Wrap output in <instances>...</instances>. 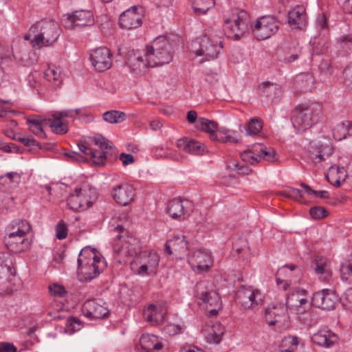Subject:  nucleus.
<instances>
[{"instance_id": "f3484780", "label": "nucleus", "mask_w": 352, "mask_h": 352, "mask_svg": "<svg viewBox=\"0 0 352 352\" xmlns=\"http://www.w3.org/2000/svg\"><path fill=\"white\" fill-rule=\"evenodd\" d=\"M63 23L69 29L90 26L94 23V17L92 12L89 10H78L67 16L63 19Z\"/></svg>"}, {"instance_id": "9b49d317", "label": "nucleus", "mask_w": 352, "mask_h": 352, "mask_svg": "<svg viewBox=\"0 0 352 352\" xmlns=\"http://www.w3.org/2000/svg\"><path fill=\"white\" fill-rule=\"evenodd\" d=\"M241 157L243 162L250 164H254L261 159L267 162H274L277 159L276 153L273 148H267L259 143L253 144L251 148L243 152Z\"/></svg>"}, {"instance_id": "09e8293b", "label": "nucleus", "mask_w": 352, "mask_h": 352, "mask_svg": "<svg viewBox=\"0 0 352 352\" xmlns=\"http://www.w3.org/2000/svg\"><path fill=\"white\" fill-rule=\"evenodd\" d=\"M263 128L261 120L257 118H251L248 122L246 129L248 135H255L258 134Z\"/></svg>"}, {"instance_id": "8fccbe9b", "label": "nucleus", "mask_w": 352, "mask_h": 352, "mask_svg": "<svg viewBox=\"0 0 352 352\" xmlns=\"http://www.w3.org/2000/svg\"><path fill=\"white\" fill-rule=\"evenodd\" d=\"M279 194L280 196L298 201H301V199L303 197V195L299 189L292 187H288L285 190L280 192Z\"/></svg>"}, {"instance_id": "f704fd0d", "label": "nucleus", "mask_w": 352, "mask_h": 352, "mask_svg": "<svg viewBox=\"0 0 352 352\" xmlns=\"http://www.w3.org/2000/svg\"><path fill=\"white\" fill-rule=\"evenodd\" d=\"M126 63L133 71H141L148 67L146 57L140 54H129Z\"/></svg>"}, {"instance_id": "6ab92c4d", "label": "nucleus", "mask_w": 352, "mask_h": 352, "mask_svg": "<svg viewBox=\"0 0 352 352\" xmlns=\"http://www.w3.org/2000/svg\"><path fill=\"white\" fill-rule=\"evenodd\" d=\"M338 300V298L333 290L324 289L313 294L311 304L318 308L331 310L335 308Z\"/></svg>"}, {"instance_id": "cd10ccee", "label": "nucleus", "mask_w": 352, "mask_h": 352, "mask_svg": "<svg viewBox=\"0 0 352 352\" xmlns=\"http://www.w3.org/2000/svg\"><path fill=\"white\" fill-rule=\"evenodd\" d=\"M176 145L179 151L192 155H201L205 151L204 145L195 140L179 139L177 141Z\"/></svg>"}, {"instance_id": "a18cd8bd", "label": "nucleus", "mask_w": 352, "mask_h": 352, "mask_svg": "<svg viewBox=\"0 0 352 352\" xmlns=\"http://www.w3.org/2000/svg\"><path fill=\"white\" fill-rule=\"evenodd\" d=\"M223 334V329L221 325H214L206 336L207 340L209 343L218 344L221 340Z\"/></svg>"}, {"instance_id": "e2e57ef3", "label": "nucleus", "mask_w": 352, "mask_h": 352, "mask_svg": "<svg viewBox=\"0 0 352 352\" xmlns=\"http://www.w3.org/2000/svg\"><path fill=\"white\" fill-rule=\"evenodd\" d=\"M316 25L317 28L320 30H324L327 28L328 24L327 17L324 14L322 13L318 15Z\"/></svg>"}, {"instance_id": "49530a36", "label": "nucleus", "mask_w": 352, "mask_h": 352, "mask_svg": "<svg viewBox=\"0 0 352 352\" xmlns=\"http://www.w3.org/2000/svg\"><path fill=\"white\" fill-rule=\"evenodd\" d=\"M312 45L311 53L312 54H324L327 49L326 40L323 38L314 37L310 41Z\"/></svg>"}, {"instance_id": "72a5a7b5", "label": "nucleus", "mask_w": 352, "mask_h": 352, "mask_svg": "<svg viewBox=\"0 0 352 352\" xmlns=\"http://www.w3.org/2000/svg\"><path fill=\"white\" fill-rule=\"evenodd\" d=\"M260 89L265 96L272 100L280 98L283 94V89L280 85L269 81L263 82Z\"/></svg>"}, {"instance_id": "a878e982", "label": "nucleus", "mask_w": 352, "mask_h": 352, "mask_svg": "<svg viewBox=\"0 0 352 352\" xmlns=\"http://www.w3.org/2000/svg\"><path fill=\"white\" fill-rule=\"evenodd\" d=\"M5 242L8 249L14 253H20L25 251L30 245V241L25 236L13 233H8L5 237Z\"/></svg>"}, {"instance_id": "f257e3e1", "label": "nucleus", "mask_w": 352, "mask_h": 352, "mask_svg": "<svg viewBox=\"0 0 352 352\" xmlns=\"http://www.w3.org/2000/svg\"><path fill=\"white\" fill-rule=\"evenodd\" d=\"M61 28L54 20H41L36 22L30 29L28 34L24 36L30 40L33 47L41 48L52 46L61 34Z\"/></svg>"}, {"instance_id": "79ce46f5", "label": "nucleus", "mask_w": 352, "mask_h": 352, "mask_svg": "<svg viewBox=\"0 0 352 352\" xmlns=\"http://www.w3.org/2000/svg\"><path fill=\"white\" fill-rule=\"evenodd\" d=\"M42 77L38 72H30L26 77L28 85L32 89H36L38 94L43 91L41 83Z\"/></svg>"}, {"instance_id": "6e6552de", "label": "nucleus", "mask_w": 352, "mask_h": 352, "mask_svg": "<svg viewBox=\"0 0 352 352\" xmlns=\"http://www.w3.org/2000/svg\"><path fill=\"white\" fill-rule=\"evenodd\" d=\"M118 241L113 245L114 257L120 262H130L140 252L139 241L137 239L127 236L117 235Z\"/></svg>"}, {"instance_id": "5fc2aeb1", "label": "nucleus", "mask_w": 352, "mask_h": 352, "mask_svg": "<svg viewBox=\"0 0 352 352\" xmlns=\"http://www.w3.org/2000/svg\"><path fill=\"white\" fill-rule=\"evenodd\" d=\"M229 168L243 175H248L252 172V169L248 166L236 162H231Z\"/></svg>"}, {"instance_id": "37998d69", "label": "nucleus", "mask_w": 352, "mask_h": 352, "mask_svg": "<svg viewBox=\"0 0 352 352\" xmlns=\"http://www.w3.org/2000/svg\"><path fill=\"white\" fill-rule=\"evenodd\" d=\"M140 261L151 268V272H154L159 264L160 258L155 252H144Z\"/></svg>"}, {"instance_id": "473e14b6", "label": "nucleus", "mask_w": 352, "mask_h": 352, "mask_svg": "<svg viewBox=\"0 0 352 352\" xmlns=\"http://www.w3.org/2000/svg\"><path fill=\"white\" fill-rule=\"evenodd\" d=\"M347 135L352 136V122L351 121H343L333 129V137L337 141L345 139Z\"/></svg>"}, {"instance_id": "ea45409f", "label": "nucleus", "mask_w": 352, "mask_h": 352, "mask_svg": "<svg viewBox=\"0 0 352 352\" xmlns=\"http://www.w3.org/2000/svg\"><path fill=\"white\" fill-rule=\"evenodd\" d=\"M281 352H302L297 337L289 336L283 340Z\"/></svg>"}, {"instance_id": "0e129e2a", "label": "nucleus", "mask_w": 352, "mask_h": 352, "mask_svg": "<svg viewBox=\"0 0 352 352\" xmlns=\"http://www.w3.org/2000/svg\"><path fill=\"white\" fill-rule=\"evenodd\" d=\"M144 57L146 58L148 67H151V61H155V59L157 57V53H153L152 43L147 46Z\"/></svg>"}, {"instance_id": "4d7b16f0", "label": "nucleus", "mask_w": 352, "mask_h": 352, "mask_svg": "<svg viewBox=\"0 0 352 352\" xmlns=\"http://www.w3.org/2000/svg\"><path fill=\"white\" fill-rule=\"evenodd\" d=\"M67 226L63 221H60L56 228V236L58 239H65L67 236Z\"/></svg>"}, {"instance_id": "774afa93", "label": "nucleus", "mask_w": 352, "mask_h": 352, "mask_svg": "<svg viewBox=\"0 0 352 352\" xmlns=\"http://www.w3.org/2000/svg\"><path fill=\"white\" fill-rule=\"evenodd\" d=\"M0 352H16V348L11 343L0 342Z\"/></svg>"}, {"instance_id": "58836bf2", "label": "nucleus", "mask_w": 352, "mask_h": 352, "mask_svg": "<svg viewBox=\"0 0 352 352\" xmlns=\"http://www.w3.org/2000/svg\"><path fill=\"white\" fill-rule=\"evenodd\" d=\"M153 153L157 157L166 158L175 162L179 161L182 157L177 151L163 147H156L153 150Z\"/></svg>"}, {"instance_id": "603ef678", "label": "nucleus", "mask_w": 352, "mask_h": 352, "mask_svg": "<svg viewBox=\"0 0 352 352\" xmlns=\"http://www.w3.org/2000/svg\"><path fill=\"white\" fill-rule=\"evenodd\" d=\"M217 140H214V142L227 143H236L240 140V135L236 131H230L225 136H219L217 135Z\"/></svg>"}, {"instance_id": "4c0bfd02", "label": "nucleus", "mask_w": 352, "mask_h": 352, "mask_svg": "<svg viewBox=\"0 0 352 352\" xmlns=\"http://www.w3.org/2000/svg\"><path fill=\"white\" fill-rule=\"evenodd\" d=\"M30 229L31 227L28 221L16 219L11 223L8 233H13L14 235L21 234L26 236V234L30 232Z\"/></svg>"}, {"instance_id": "aec40b11", "label": "nucleus", "mask_w": 352, "mask_h": 352, "mask_svg": "<svg viewBox=\"0 0 352 352\" xmlns=\"http://www.w3.org/2000/svg\"><path fill=\"white\" fill-rule=\"evenodd\" d=\"M188 263L195 272H203L210 268L213 263L210 252L206 250H198L188 257Z\"/></svg>"}, {"instance_id": "3c124183", "label": "nucleus", "mask_w": 352, "mask_h": 352, "mask_svg": "<svg viewBox=\"0 0 352 352\" xmlns=\"http://www.w3.org/2000/svg\"><path fill=\"white\" fill-rule=\"evenodd\" d=\"M82 322L76 318H69L67 320L65 327L66 331L69 333H73L79 331L82 328Z\"/></svg>"}, {"instance_id": "e433bc0d", "label": "nucleus", "mask_w": 352, "mask_h": 352, "mask_svg": "<svg viewBox=\"0 0 352 352\" xmlns=\"http://www.w3.org/2000/svg\"><path fill=\"white\" fill-rule=\"evenodd\" d=\"M314 268L315 272L323 280H327L331 276V271L325 258L317 257Z\"/></svg>"}, {"instance_id": "c756f323", "label": "nucleus", "mask_w": 352, "mask_h": 352, "mask_svg": "<svg viewBox=\"0 0 352 352\" xmlns=\"http://www.w3.org/2000/svg\"><path fill=\"white\" fill-rule=\"evenodd\" d=\"M196 128L199 130L206 131L210 135V139L212 141L217 140V123L214 121H211L205 118H198L196 122Z\"/></svg>"}, {"instance_id": "2eb2a0df", "label": "nucleus", "mask_w": 352, "mask_h": 352, "mask_svg": "<svg viewBox=\"0 0 352 352\" xmlns=\"http://www.w3.org/2000/svg\"><path fill=\"white\" fill-rule=\"evenodd\" d=\"M89 60L93 68L99 72H104L112 65V57L107 47H98L93 50L89 54Z\"/></svg>"}, {"instance_id": "c85d7f7f", "label": "nucleus", "mask_w": 352, "mask_h": 352, "mask_svg": "<svg viewBox=\"0 0 352 352\" xmlns=\"http://www.w3.org/2000/svg\"><path fill=\"white\" fill-rule=\"evenodd\" d=\"M162 309L153 304L149 305L144 310V318L146 322L153 325L161 324L164 320V314L161 311Z\"/></svg>"}, {"instance_id": "f8f14e48", "label": "nucleus", "mask_w": 352, "mask_h": 352, "mask_svg": "<svg viewBox=\"0 0 352 352\" xmlns=\"http://www.w3.org/2000/svg\"><path fill=\"white\" fill-rule=\"evenodd\" d=\"M263 294L252 286H241L236 293V300L245 309H255L262 305Z\"/></svg>"}, {"instance_id": "0eeeda50", "label": "nucleus", "mask_w": 352, "mask_h": 352, "mask_svg": "<svg viewBox=\"0 0 352 352\" xmlns=\"http://www.w3.org/2000/svg\"><path fill=\"white\" fill-rule=\"evenodd\" d=\"M213 283L207 281L198 282L195 287V296L201 305H206L211 315H216L221 307V300Z\"/></svg>"}, {"instance_id": "ddd939ff", "label": "nucleus", "mask_w": 352, "mask_h": 352, "mask_svg": "<svg viewBox=\"0 0 352 352\" xmlns=\"http://www.w3.org/2000/svg\"><path fill=\"white\" fill-rule=\"evenodd\" d=\"M199 47L194 51L197 56H205L207 58L214 59L218 57L222 48V41L217 38L204 35L201 38L200 41L196 43Z\"/></svg>"}, {"instance_id": "412c9836", "label": "nucleus", "mask_w": 352, "mask_h": 352, "mask_svg": "<svg viewBox=\"0 0 352 352\" xmlns=\"http://www.w3.org/2000/svg\"><path fill=\"white\" fill-rule=\"evenodd\" d=\"M82 313L88 318H104L109 310L100 300L89 299L84 302Z\"/></svg>"}, {"instance_id": "c9c22d12", "label": "nucleus", "mask_w": 352, "mask_h": 352, "mask_svg": "<svg viewBox=\"0 0 352 352\" xmlns=\"http://www.w3.org/2000/svg\"><path fill=\"white\" fill-rule=\"evenodd\" d=\"M45 80L52 83L53 88L59 87L62 84L61 72L59 68L49 67L44 72Z\"/></svg>"}, {"instance_id": "7c9ffc66", "label": "nucleus", "mask_w": 352, "mask_h": 352, "mask_svg": "<svg viewBox=\"0 0 352 352\" xmlns=\"http://www.w3.org/2000/svg\"><path fill=\"white\" fill-rule=\"evenodd\" d=\"M326 177L331 184L335 186H340L341 182L346 179V173L344 167L333 165L329 167V173Z\"/></svg>"}, {"instance_id": "a211bd4d", "label": "nucleus", "mask_w": 352, "mask_h": 352, "mask_svg": "<svg viewBox=\"0 0 352 352\" xmlns=\"http://www.w3.org/2000/svg\"><path fill=\"white\" fill-rule=\"evenodd\" d=\"M13 275L12 261L5 253H0V296L11 292L9 276Z\"/></svg>"}, {"instance_id": "bf43d9fd", "label": "nucleus", "mask_w": 352, "mask_h": 352, "mask_svg": "<svg viewBox=\"0 0 352 352\" xmlns=\"http://www.w3.org/2000/svg\"><path fill=\"white\" fill-rule=\"evenodd\" d=\"M172 241H175V248H178L179 250V251H177L176 254L186 253V252L188 250V243L186 241H185L184 236H183L182 238L176 237L175 239H173Z\"/></svg>"}, {"instance_id": "de8ad7c7", "label": "nucleus", "mask_w": 352, "mask_h": 352, "mask_svg": "<svg viewBox=\"0 0 352 352\" xmlns=\"http://www.w3.org/2000/svg\"><path fill=\"white\" fill-rule=\"evenodd\" d=\"M296 82L301 91L306 92L311 89L314 78L313 76L309 74H301L297 77Z\"/></svg>"}, {"instance_id": "bb28decb", "label": "nucleus", "mask_w": 352, "mask_h": 352, "mask_svg": "<svg viewBox=\"0 0 352 352\" xmlns=\"http://www.w3.org/2000/svg\"><path fill=\"white\" fill-rule=\"evenodd\" d=\"M189 205L188 200L174 199L168 203L167 212L173 219H184L186 214L188 212Z\"/></svg>"}, {"instance_id": "39448f33", "label": "nucleus", "mask_w": 352, "mask_h": 352, "mask_svg": "<svg viewBox=\"0 0 352 352\" xmlns=\"http://www.w3.org/2000/svg\"><path fill=\"white\" fill-rule=\"evenodd\" d=\"M322 116V107L319 103L300 104L296 107L292 124L298 131H303L318 121Z\"/></svg>"}, {"instance_id": "423d86ee", "label": "nucleus", "mask_w": 352, "mask_h": 352, "mask_svg": "<svg viewBox=\"0 0 352 352\" xmlns=\"http://www.w3.org/2000/svg\"><path fill=\"white\" fill-rule=\"evenodd\" d=\"M94 145L99 149L93 148L87 142H80L78 147L85 156L91 159L96 165L102 166L109 155V151L113 148L112 143L100 135L94 138Z\"/></svg>"}, {"instance_id": "680f3d73", "label": "nucleus", "mask_w": 352, "mask_h": 352, "mask_svg": "<svg viewBox=\"0 0 352 352\" xmlns=\"http://www.w3.org/2000/svg\"><path fill=\"white\" fill-rule=\"evenodd\" d=\"M49 289L52 295L63 297L66 294L65 288L58 284H54L49 286Z\"/></svg>"}, {"instance_id": "c03bdc74", "label": "nucleus", "mask_w": 352, "mask_h": 352, "mask_svg": "<svg viewBox=\"0 0 352 352\" xmlns=\"http://www.w3.org/2000/svg\"><path fill=\"white\" fill-rule=\"evenodd\" d=\"M102 117L105 122L116 124L123 122L125 120L126 116L124 112L113 110L104 112Z\"/></svg>"}, {"instance_id": "2f4dec72", "label": "nucleus", "mask_w": 352, "mask_h": 352, "mask_svg": "<svg viewBox=\"0 0 352 352\" xmlns=\"http://www.w3.org/2000/svg\"><path fill=\"white\" fill-rule=\"evenodd\" d=\"M141 347L148 352L154 350H160L162 348V344L159 341L157 336L150 334H144L140 339Z\"/></svg>"}, {"instance_id": "338daca9", "label": "nucleus", "mask_w": 352, "mask_h": 352, "mask_svg": "<svg viewBox=\"0 0 352 352\" xmlns=\"http://www.w3.org/2000/svg\"><path fill=\"white\" fill-rule=\"evenodd\" d=\"M48 117L43 119L41 116L30 117L27 119V122L29 125H35L41 122H45V124L48 125Z\"/></svg>"}, {"instance_id": "5701e85b", "label": "nucleus", "mask_w": 352, "mask_h": 352, "mask_svg": "<svg viewBox=\"0 0 352 352\" xmlns=\"http://www.w3.org/2000/svg\"><path fill=\"white\" fill-rule=\"evenodd\" d=\"M65 118H74V111L72 109H67L48 116V126L53 132L56 134H65L67 132V126L63 120Z\"/></svg>"}, {"instance_id": "a19ab883", "label": "nucleus", "mask_w": 352, "mask_h": 352, "mask_svg": "<svg viewBox=\"0 0 352 352\" xmlns=\"http://www.w3.org/2000/svg\"><path fill=\"white\" fill-rule=\"evenodd\" d=\"M194 12L197 14H205L214 5V0H190Z\"/></svg>"}, {"instance_id": "13d9d810", "label": "nucleus", "mask_w": 352, "mask_h": 352, "mask_svg": "<svg viewBox=\"0 0 352 352\" xmlns=\"http://www.w3.org/2000/svg\"><path fill=\"white\" fill-rule=\"evenodd\" d=\"M341 300L343 306L346 309L352 311V288L346 291Z\"/></svg>"}, {"instance_id": "f03ea898", "label": "nucleus", "mask_w": 352, "mask_h": 352, "mask_svg": "<svg viewBox=\"0 0 352 352\" xmlns=\"http://www.w3.org/2000/svg\"><path fill=\"white\" fill-rule=\"evenodd\" d=\"M78 274L81 280H91L98 276L105 263L94 249L85 247L80 252L78 258Z\"/></svg>"}, {"instance_id": "20e7f679", "label": "nucleus", "mask_w": 352, "mask_h": 352, "mask_svg": "<svg viewBox=\"0 0 352 352\" xmlns=\"http://www.w3.org/2000/svg\"><path fill=\"white\" fill-rule=\"evenodd\" d=\"M225 32L233 39H239L249 33L251 26L248 13L238 8L231 10L229 16L224 19Z\"/></svg>"}, {"instance_id": "4be33fe9", "label": "nucleus", "mask_w": 352, "mask_h": 352, "mask_svg": "<svg viewBox=\"0 0 352 352\" xmlns=\"http://www.w3.org/2000/svg\"><path fill=\"white\" fill-rule=\"evenodd\" d=\"M111 196L118 204L126 206L133 200L134 188L128 183L117 184L112 188Z\"/></svg>"}, {"instance_id": "7ed1b4c3", "label": "nucleus", "mask_w": 352, "mask_h": 352, "mask_svg": "<svg viewBox=\"0 0 352 352\" xmlns=\"http://www.w3.org/2000/svg\"><path fill=\"white\" fill-rule=\"evenodd\" d=\"M308 292L300 287H293L292 291L287 294L286 307L284 305H279L281 309L280 312L276 311L277 307L273 306L272 307H268L266 309V318L269 325L276 324L278 320H269L268 318L272 316L275 317L280 316L281 314H285L287 309H295L298 313H302L305 311V305H308Z\"/></svg>"}, {"instance_id": "69168bd1", "label": "nucleus", "mask_w": 352, "mask_h": 352, "mask_svg": "<svg viewBox=\"0 0 352 352\" xmlns=\"http://www.w3.org/2000/svg\"><path fill=\"white\" fill-rule=\"evenodd\" d=\"M43 124H45V122H41L35 125H30L29 129L36 135L43 137L45 135L43 129Z\"/></svg>"}, {"instance_id": "393cba45", "label": "nucleus", "mask_w": 352, "mask_h": 352, "mask_svg": "<svg viewBox=\"0 0 352 352\" xmlns=\"http://www.w3.org/2000/svg\"><path fill=\"white\" fill-rule=\"evenodd\" d=\"M313 343L325 348L334 345L338 340V336L329 329H321L311 338Z\"/></svg>"}, {"instance_id": "052dcab7", "label": "nucleus", "mask_w": 352, "mask_h": 352, "mask_svg": "<svg viewBox=\"0 0 352 352\" xmlns=\"http://www.w3.org/2000/svg\"><path fill=\"white\" fill-rule=\"evenodd\" d=\"M333 153V149L331 148H327V151L326 153L324 151H320L316 154H312L311 155V158L314 163H319L324 160V155L327 154V156H329Z\"/></svg>"}, {"instance_id": "b1692460", "label": "nucleus", "mask_w": 352, "mask_h": 352, "mask_svg": "<svg viewBox=\"0 0 352 352\" xmlns=\"http://www.w3.org/2000/svg\"><path fill=\"white\" fill-rule=\"evenodd\" d=\"M287 23L292 29L302 30L307 23L305 8L302 6L292 8L288 12Z\"/></svg>"}, {"instance_id": "9d476101", "label": "nucleus", "mask_w": 352, "mask_h": 352, "mask_svg": "<svg viewBox=\"0 0 352 352\" xmlns=\"http://www.w3.org/2000/svg\"><path fill=\"white\" fill-rule=\"evenodd\" d=\"M95 190L87 187L76 188L67 199V206L72 210H85L92 205Z\"/></svg>"}, {"instance_id": "dca6fc26", "label": "nucleus", "mask_w": 352, "mask_h": 352, "mask_svg": "<svg viewBox=\"0 0 352 352\" xmlns=\"http://www.w3.org/2000/svg\"><path fill=\"white\" fill-rule=\"evenodd\" d=\"M144 16L143 8L140 6H132L120 15L119 24L125 29H133L140 27Z\"/></svg>"}, {"instance_id": "6e6d98bb", "label": "nucleus", "mask_w": 352, "mask_h": 352, "mask_svg": "<svg viewBox=\"0 0 352 352\" xmlns=\"http://www.w3.org/2000/svg\"><path fill=\"white\" fill-rule=\"evenodd\" d=\"M340 274L343 280H348L352 277V263H346L340 267Z\"/></svg>"}, {"instance_id": "864d4df0", "label": "nucleus", "mask_w": 352, "mask_h": 352, "mask_svg": "<svg viewBox=\"0 0 352 352\" xmlns=\"http://www.w3.org/2000/svg\"><path fill=\"white\" fill-rule=\"evenodd\" d=\"M311 217L314 219H320L327 216V210L320 206L312 207L309 210Z\"/></svg>"}, {"instance_id": "1a4fd4ad", "label": "nucleus", "mask_w": 352, "mask_h": 352, "mask_svg": "<svg viewBox=\"0 0 352 352\" xmlns=\"http://www.w3.org/2000/svg\"><path fill=\"white\" fill-rule=\"evenodd\" d=\"M280 27V21L272 15L259 17L252 28L254 36L258 40H265L274 35Z\"/></svg>"}, {"instance_id": "4468645a", "label": "nucleus", "mask_w": 352, "mask_h": 352, "mask_svg": "<svg viewBox=\"0 0 352 352\" xmlns=\"http://www.w3.org/2000/svg\"><path fill=\"white\" fill-rule=\"evenodd\" d=\"M153 53H157L155 61H151V67L161 66L172 60L171 47L169 41L164 36H160L152 42Z\"/></svg>"}]
</instances>
